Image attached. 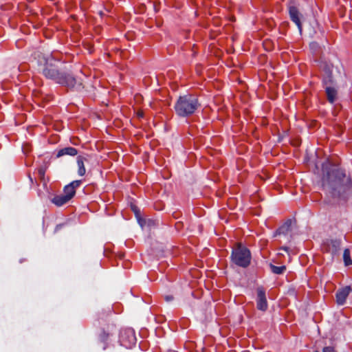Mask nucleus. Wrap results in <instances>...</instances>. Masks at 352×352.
Segmentation results:
<instances>
[{
	"label": "nucleus",
	"instance_id": "nucleus-1",
	"mask_svg": "<svg viewBox=\"0 0 352 352\" xmlns=\"http://www.w3.org/2000/svg\"><path fill=\"white\" fill-rule=\"evenodd\" d=\"M323 186L329 190L334 197L345 199L351 186L349 180L346 178L344 171L340 168L332 170L324 179Z\"/></svg>",
	"mask_w": 352,
	"mask_h": 352
},
{
	"label": "nucleus",
	"instance_id": "nucleus-2",
	"mask_svg": "<svg viewBox=\"0 0 352 352\" xmlns=\"http://www.w3.org/2000/svg\"><path fill=\"white\" fill-rule=\"evenodd\" d=\"M60 65L61 63L52 57L47 58L43 70V75L47 78L69 89L80 87L81 84L77 83L76 79L72 74L61 71Z\"/></svg>",
	"mask_w": 352,
	"mask_h": 352
},
{
	"label": "nucleus",
	"instance_id": "nucleus-3",
	"mask_svg": "<svg viewBox=\"0 0 352 352\" xmlns=\"http://www.w3.org/2000/svg\"><path fill=\"white\" fill-rule=\"evenodd\" d=\"M199 107L200 103L196 96L186 94L179 97L174 109L178 116L185 118L192 115Z\"/></svg>",
	"mask_w": 352,
	"mask_h": 352
},
{
	"label": "nucleus",
	"instance_id": "nucleus-4",
	"mask_svg": "<svg viewBox=\"0 0 352 352\" xmlns=\"http://www.w3.org/2000/svg\"><path fill=\"white\" fill-rule=\"evenodd\" d=\"M231 259L235 265L246 267L250 263L251 254L248 248L241 245H238L232 250Z\"/></svg>",
	"mask_w": 352,
	"mask_h": 352
},
{
	"label": "nucleus",
	"instance_id": "nucleus-5",
	"mask_svg": "<svg viewBox=\"0 0 352 352\" xmlns=\"http://www.w3.org/2000/svg\"><path fill=\"white\" fill-rule=\"evenodd\" d=\"M340 241L337 239H327L322 243V248L323 251L330 253L331 255H336L338 253L340 248Z\"/></svg>",
	"mask_w": 352,
	"mask_h": 352
},
{
	"label": "nucleus",
	"instance_id": "nucleus-6",
	"mask_svg": "<svg viewBox=\"0 0 352 352\" xmlns=\"http://www.w3.org/2000/svg\"><path fill=\"white\" fill-rule=\"evenodd\" d=\"M120 343L126 348H131L136 342V338L132 330L122 331L120 338Z\"/></svg>",
	"mask_w": 352,
	"mask_h": 352
},
{
	"label": "nucleus",
	"instance_id": "nucleus-7",
	"mask_svg": "<svg viewBox=\"0 0 352 352\" xmlns=\"http://www.w3.org/2000/svg\"><path fill=\"white\" fill-rule=\"evenodd\" d=\"M256 307L258 310L265 311L268 308V304L266 298L265 291L262 287H258L256 289Z\"/></svg>",
	"mask_w": 352,
	"mask_h": 352
},
{
	"label": "nucleus",
	"instance_id": "nucleus-8",
	"mask_svg": "<svg viewBox=\"0 0 352 352\" xmlns=\"http://www.w3.org/2000/svg\"><path fill=\"white\" fill-rule=\"evenodd\" d=\"M289 13L291 20L297 25L299 32H302V24L300 21L301 14L294 6L289 7Z\"/></svg>",
	"mask_w": 352,
	"mask_h": 352
},
{
	"label": "nucleus",
	"instance_id": "nucleus-9",
	"mask_svg": "<svg viewBox=\"0 0 352 352\" xmlns=\"http://www.w3.org/2000/svg\"><path fill=\"white\" fill-rule=\"evenodd\" d=\"M351 291V289L349 286H346L339 289L336 294L337 303L340 305H344Z\"/></svg>",
	"mask_w": 352,
	"mask_h": 352
},
{
	"label": "nucleus",
	"instance_id": "nucleus-10",
	"mask_svg": "<svg viewBox=\"0 0 352 352\" xmlns=\"http://www.w3.org/2000/svg\"><path fill=\"white\" fill-rule=\"evenodd\" d=\"M78 154V151L74 147H65L63 148L60 149L57 154V157H60L63 155H70V156H75Z\"/></svg>",
	"mask_w": 352,
	"mask_h": 352
},
{
	"label": "nucleus",
	"instance_id": "nucleus-11",
	"mask_svg": "<svg viewBox=\"0 0 352 352\" xmlns=\"http://www.w3.org/2000/svg\"><path fill=\"white\" fill-rule=\"evenodd\" d=\"M293 223V221L292 219H288L276 231V234H287L292 230V225Z\"/></svg>",
	"mask_w": 352,
	"mask_h": 352
},
{
	"label": "nucleus",
	"instance_id": "nucleus-12",
	"mask_svg": "<svg viewBox=\"0 0 352 352\" xmlns=\"http://www.w3.org/2000/svg\"><path fill=\"white\" fill-rule=\"evenodd\" d=\"M87 161V160L82 156H78L77 157V166H78V174L80 176L85 175L86 173V169L85 167V162Z\"/></svg>",
	"mask_w": 352,
	"mask_h": 352
},
{
	"label": "nucleus",
	"instance_id": "nucleus-13",
	"mask_svg": "<svg viewBox=\"0 0 352 352\" xmlns=\"http://www.w3.org/2000/svg\"><path fill=\"white\" fill-rule=\"evenodd\" d=\"M327 99L329 102L333 103L336 99L337 90L334 86H328L325 88Z\"/></svg>",
	"mask_w": 352,
	"mask_h": 352
},
{
	"label": "nucleus",
	"instance_id": "nucleus-14",
	"mask_svg": "<svg viewBox=\"0 0 352 352\" xmlns=\"http://www.w3.org/2000/svg\"><path fill=\"white\" fill-rule=\"evenodd\" d=\"M69 201V199L64 194L56 195L52 199V202L57 206H62Z\"/></svg>",
	"mask_w": 352,
	"mask_h": 352
},
{
	"label": "nucleus",
	"instance_id": "nucleus-15",
	"mask_svg": "<svg viewBox=\"0 0 352 352\" xmlns=\"http://www.w3.org/2000/svg\"><path fill=\"white\" fill-rule=\"evenodd\" d=\"M64 195L70 200L76 194L74 187L70 186L69 184L65 186L63 190Z\"/></svg>",
	"mask_w": 352,
	"mask_h": 352
},
{
	"label": "nucleus",
	"instance_id": "nucleus-16",
	"mask_svg": "<svg viewBox=\"0 0 352 352\" xmlns=\"http://www.w3.org/2000/svg\"><path fill=\"white\" fill-rule=\"evenodd\" d=\"M271 271L276 274H282L285 272L286 267L285 265L276 266L272 264L270 265Z\"/></svg>",
	"mask_w": 352,
	"mask_h": 352
},
{
	"label": "nucleus",
	"instance_id": "nucleus-17",
	"mask_svg": "<svg viewBox=\"0 0 352 352\" xmlns=\"http://www.w3.org/2000/svg\"><path fill=\"white\" fill-rule=\"evenodd\" d=\"M343 259L345 265H349L352 264V260L350 257V251L349 249H345L343 253Z\"/></svg>",
	"mask_w": 352,
	"mask_h": 352
},
{
	"label": "nucleus",
	"instance_id": "nucleus-18",
	"mask_svg": "<svg viewBox=\"0 0 352 352\" xmlns=\"http://www.w3.org/2000/svg\"><path fill=\"white\" fill-rule=\"evenodd\" d=\"M323 83L325 88L328 86H334V81L331 74H327L323 79Z\"/></svg>",
	"mask_w": 352,
	"mask_h": 352
},
{
	"label": "nucleus",
	"instance_id": "nucleus-19",
	"mask_svg": "<svg viewBox=\"0 0 352 352\" xmlns=\"http://www.w3.org/2000/svg\"><path fill=\"white\" fill-rule=\"evenodd\" d=\"M80 180H75L69 184V185L72 187H74V190H76V189L80 186Z\"/></svg>",
	"mask_w": 352,
	"mask_h": 352
},
{
	"label": "nucleus",
	"instance_id": "nucleus-20",
	"mask_svg": "<svg viewBox=\"0 0 352 352\" xmlns=\"http://www.w3.org/2000/svg\"><path fill=\"white\" fill-rule=\"evenodd\" d=\"M38 173L41 179L44 178L45 173V169L44 168H40L38 170Z\"/></svg>",
	"mask_w": 352,
	"mask_h": 352
},
{
	"label": "nucleus",
	"instance_id": "nucleus-21",
	"mask_svg": "<svg viewBox=\"0 0 352 352\" xmlns=\"http://www.w3.org/2000/svg\"><path fill=\"white\" fill-rule=\"evenodd\" d=\"M322 352H335V350L331 346H326L323 348Z\"/></svg>",
	"mask_w": 352,
	"mask_h": 352
},
{
	"label": "nucleus",
	"instance_id": "nucleus-22",
	"mask_svg": "<svg viewBox=\"0 0 352 352\" xmlns=\"http://www.w3.org/2000/svg\"><path fill=\"white\" fill-rule=\"evenodd\" d=\"M173 297L172 296H165V300L166 302H170L171 300H173Z\"/></svg>",
	"mask_w": 352,
	"mask_h": 352
},
{
	"label": "nucleus",
	"instance_id": "nucleus-23",
	"mask_svg": "<svg viewBox=\"0 0 352 352\" xmlns=\"http://www.w3.org/2000/svg\"><path fill=\"white\" fill-rule=\"evenodd\" d=\"M281 249L285 250V251H286V252H288V250H289V248H287V247H282Z\"/></svg>",
	"mask_w": 352,
	"mask_h": 352
},
{
	"label": "nucleus",
	"instance_id": "nucleus-24",
	"mask_svg": "<svg viewBox=\"0 0 352 352\" xmlns=\"http://www.w3.org/2000/svg\"><path fill=\"white\" fill-rule=\"evenodd\" d=\"M138 116L139 117H142L143 116V113H138Z\"/></svg>",
	"mask_w": 352,
	"mask_h": 352
},
{
	"label": "nucleus",
	"instance_id": "nucleus-25",
	"mask_svg": "<svg viewBox=\"0 0 352 352\" xmlns=\"http://www.w3.org/2000/svg\"><path fill=\"white\" fill-rule=\"evenodd\" d=\"M314 352H318V351H314Z\"/></svg>",
	"mask_w": 352,
	"mask_h": 352
}]
</instances>
